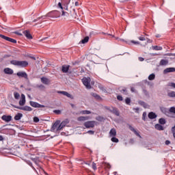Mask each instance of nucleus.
<instances>
[{
	"label": "nucleus",
	"mask_w": 175,
	"mask_h": 175,
	"mask_svg": "<svg viewBox=\"0 0 175 175\" xmlns=\"http://www.w3.org/2000/svg\"><path fill=\"white\" fill-rule=\"evenodd\" d=\"M12 65L15 66H20L21 68H27L28 65V62L27 61H18V60H12L10 62Z\"/></svg>",
	"instance_id": "obj_1"
},
{
	"label": "nucleus",
	"mask_w": 175,
	"mask_h": 175,
	"mask_svg": "<svg viewBox=\"0 0 175 175\" xmlns=\"http://www.w3.org/2000/svg\"><path fill=\"white\" fill-rule=\"evenodd\" d=\"M70 3V0H61V2H59L57 7L62 9V10H68V5Z\"/></svg>",
	"instance_id": "obj_2"
},
{
	"label": "nucleus",
	"mask_w": 175,
	"mask_h": 175,
	"mask_svg": "<svg viewBox=\"0 0 175 175\" xmlns=\"http://www.w3.org/2000/svg\"><path fill=\"white\" fill-rule=\"evenodd\" d=\"M60 16L61 13L57 10L51 11L46 14V17H51V18H58Z\"/></svg>",
	"instance_id": "obj_3"
},
{
	"label": "nucleus",
	"mask_w": 175,
	"mask_h": 175,
	"mask_svg": "<svg viewBox=\"0 0 175 175\" xmlns=\"http://www.w3.org/2000/svg\"><path fill=\"white\" fill-rule=\"evenodd\" d=\"M82 83L83 85H85L86 88H88V90H91V78L90 77H88L83 78Z\"/></svg>",
	"instance_id": "obj_4"
},
{
	"label": "nucleus",
	"mask_w": 175,
	"mask_h": 175,
	"mask_svg": "<svg viewBox=\"0 0 175 175\" xmlns=\"http://www.w3.org/2000/svg\"><path fill=\"white\" fill-rule=\"evenodd\" d=\"M59 123H60L59 121H56L53 124V125L52 126V130L53 131V132H58V131H61V129H62L59 128V125H60Z\"/></svg>",
	"instance_id": "obj_5"
},
{
	"label": "nucleus",
	"mask_w": 175,
	"mask_h": 175,
	"mask_svg": "<svg viewBox=\"0 0 175 175\" xmlns=\"http://www.w3.org/2000/svg\"><path fill=\"white\" fill-rule=\"evenodd\" d=\"M95 124H96V122L95 121H88L84 123V126L87 129L94 128V126H95Z\"/></svg>",
	"instance_id": "obj_6"
},
{
	"label": "nucleus",
	"mask_w": 175,
	"mask_h": 175,
	"mask_svg": "<svg viewBox=\"0 0 175 175\" xmlns=\"http://www.w3.org/2000/svg\"><path fill=\"white\" fill-rule=\"evenodd\" d=\"M0 38H1V39H4V40H7V42H10L11 43H17V40L13 39V38H10L6 36L0 34Z\"/></svg>",
	"instance_id": "obj_7"
},
{
	"label": "nucleus",
	"mask_w": 175,
	"mask_h": 175,
	"mask_svg": "<svg viewBox=\"0 0 175 175\" xmlns=\"http://www.w3.org/2000/svg\"><path fill=\"white\" fill-rule=\"evenodd\" d=\"M108 110L110 111V113H112V114H115V116H117L118 117L120 116V111L116 107H111L108 108Z\"/></svg>",
	"instance_id": "obj_8"
},
{
	"label": "nucleus",
	"mask_w": 175,
	"mask_h": 175,
	"mask_svg": "<svg viewBox=\"0 0 175 175\" xmlns=\"http://www.w3.org/2000/svg\"><path fill=\"white\" fill-rule=\"evenodd\" d=\"M29 105L32 107H36V108L44 107V105H40V104H39V103H36L35 101H30Z\"/></svg>",
	"instance_id": "obj_9"
},
{
	"label": "nucleus",
	"mask_w": 175,
	"mask_h": 175,
	"mask_svg": "<svg viewBox=\"0 0 175 175\" xmlns=\"http://www.w3.org/2000/svg\"><path fill=\"white\" fill-rule=\"evenodd\" d=\"M16 109H18L19 110H23V111H32V107L29 106L25 107H15Z\"/></svg>",
	"instance_id": "obj_10"
},
{
	"label": "nucleus",
	"mask_w": 175,
	"mask_h": 175,
	"mask_svg": "<svg viewBox=\"0 0 175 175\" xmlns=\"http://www.w3.org/2000/svg\"><path fill=\"white\" fill-rule=\"evenodd\" d=\"M1 120H3V121H5V122H10V121H12V116L3 115L1 117Z\"/></svg>",
	"instance_id": "obj_11"
},
{
	"label": "nucleus",
	"mask_w": 175,
	"mask_h": 175,
	"mask_svg": "<svg viewBox=\"0 0 175 175\" xmlns=\"http://www.w3.org/2000/svg\"><path fill=\"white\" fill-rule=\"evenodd\" d=\"M24 105H25V95L22 94L21 95V100H19V105L24 106Z\"/></svg>",
	"instance_id": "obj_12"
},
{
	"label": "nucleus",
	"mask_w": 175,
	"mask_h": 175,
	"mask_svg": "<svg viewBox=\"0 0 175 175\" xmlns=\"http://www.w3.org/2000/svg\"><path fill=\"white\" fill-rule=\"evenodd\" d=\"M173 72H175L174 67L167 68L163 70L164 75H166L167 73H172Z\"/></svg>",
	"instance_id": "obj_13"
},
{
	"label": "nucleus",
	"mask_w": 175,
	"mask_h": 175,
	"mask_svg": "<svg viewBox=\"0 0 175 175\" xmlns=\"http://www.w3.org/2000/svg\"><path fill=\"white\" fill-rule=\"evenodd\" d=\"M16 75L18 77H24V79H28V75H27V72H18Z\"/></svg>",
	"instance_id": "obj_14"
},
{
	"label": "nucleus",
	"mask_w": 175,
	"mask_h": 175,
	"mask_svg": "<svg viewBox=\"0 0 175 175\" xmlns=\"http://www.w3.org/2000/svg\"><path fill=\"white\" fill-rule=\"evenodd\" d=\"M58 94H62V95H64V96H67V98H70V99H73V96L72 94L68 93L65 91H59L58 92Z\"/></svg>",
	"instance_id": "obj_15"
},
{
	"label": "nucleus",
	"mask_w": 175,
	"mask_h": 175,
	"mask_svg": "<svg viewBox=\"0 0 175 175\" xmlns=\"http://www.w3.org/2000/svg\"><path fill=\"white\" fill-rule=\"evenodd\" d=\"M129 128L131 132H133L135 135H136V136H138V137H142V135L139 134V132H137V131H136V129H135V128H133L131 124L129 125Z\"/></svg>",
	"instance_id": "obj_16"
},
{
	"label": "nucleus",
	"mask_w": 175,
	"mask_h": 175,
	"mask_svg": "<svg viewBox=\"0 0 175 175\" xmlns=\"http://www.w3.org/2000/svg\"><path fill=\"white\" fill-rule=\"evenodd\" d=\"M68 124H69V120L66 119L65 120H64L61 122V124H59V128L62 129L64 128V126H66V125H68Z\"/></svg>",
	"instance_id": "obj_17"
},
{
	"label": "nucleus",
	"mask_w": 175,
	"mask_h": 175,
	"mask_svg": "<svg viewBox=\"0 0 175 175\" xmlns=\"http://www.w3.org/2000/svg\"><path fill=\"white\" fill-rule=\"evenodd\" d=\"M70 12V16H72V18H75L79 20V16H77V14L76 13V10L75 8L72 9V11Z\"/></svg>",
	"instance_id": "obj_18"
},
{
	"label": "nucleus",
	"mask_w": 175,
	"mask_h": 175,
	"mask_svg": "<svg viewBox=\"0 0 175 175\" xmlns=\"http://www.w3.org/2000/svg\"><path fill=\"white\" fill-rule=\"evenodd\" d=\"M109 136L110 137H116L117 136V131L116 129H111L109 131Z\"/></svg>",
	"instance_id": "obj_19"
},
{
	"label": "nucleus",
	"mask_w": 175,
	"mask_h": 175,
	"mask_svg": "<svg viewBox=\"0 0 175 175\" xmlns=\"http://www.w3.org/2000/svg\"><path fill=\"white\" fill-rule=\"evenodd\" d=\"M167 64H169V60L165 59H162L159 62L160 66H166Z\"/></svg>",
	"instance_id": "obj_20"
},
{
	"label": "nucleus",
	"mask_w": 175,
	"mask_h": 175,
	"mask_svg": "<svg viewBox=\"0 0 175 175\" xmlns=\"http://www.w3.org/2000/svg\"><path fill=\"white\" fill-rule=\"evenodd\" d=\"M90 116H80L77 118V121H88Z\"/></svg>",
	"instance_id": "obj_21"
},
{
	"label": "nucleus",
	"mask_w": 175,
	"mask_h": 175,
	"mask_svg": "<svg viewBox=\"0 0 175 175\" xmlns=\"http://www.w3.org/2000/svg\"><path fill=\"white\" fill-rule=\"evenodd\" d=\"M23 35L27 38V39H32V36L31 35V33H29V31L25 30L23 31Z\"/></svg>",
	"instance_id": "obj_22"
},
{
	"label": "nucleus",
	"mask_w": 175,
	"mask_h": 175,
	"mask_svg": "<svg viewBox=\"0 0 175 175\" xmlns=\"http://www.w3.org/2000/svg\"><path fill=\"white\" fill-rule=\"evenodd\" d=\"M148 117L150 118V120H154L157 118V114H155L154 112H150L148 115Z\"/></svg>",
	"instance_id": "obj_23"
},
{
	"label": "nucleus",
	"mask_w": 175,
	"mask_h": 175,
	"mask_svg": "<svg viewBox=\"0 0 175 175\" xmlns=\"http://www.w3.org/2000/svg\"><path fill=\"white\" fill-rule=\"evenodd\" d=\"M4 73H5V75H13V70L9 68H6L4 69Z\"/></svg>",
	"instance_id": "obj_24"
},
{
	"label": "nucleus",
	"mask_w": 175,
	"mask_h": 175,
	"mask_svg": "<svg viewBox=\"0 0 175 175\" xmlns=\"http://www.w3.org/2000/svg\"><path fill=\"white\" fill-rule=\"evenodd\" d=\"M69 68H70V66H62V72H63V73H68L69 70Z\"/></svg>",
	"instance_id": "obj_25"
},
{
	"label": "nucleus",
	"mask_w": 175,
	"mask_h": 175,
	"mask_svg": "<svg viewBox=\"0 0 175 175\" xmlns=\"http://www.w3.org/2000/svg\"><path fill=\"white\" fill-rule=\"evenodd\" d=\"M41 81L43 84H50V80L46 77H42L41 78Z\"/></svg>",
	"instance_id": "obj_26"
},
{
	"label": "nucleus",
	"mask_w": 175,
	"mask_h": 175,
	"mask_svg": "<svg viewBox=\"0 0 175 175\" xmlns=\"http://www.w3.org/2000/svg\"><path fill=\"white\" fill-rule=\"evenodd\" d=\"M138 103L140 105V106L144 107V109H148V105H147V103H146L144 101L139 100Z\"/></svg>",
	"instance_id": "obj_27"
},
{
	"label": "nucleus",
	"mask_w": 175,
	"mask_h": 175,
	"mask_svg": "<svg viewBox=\"0 0 175 175\" xmlns=\"http://www.w3.org/2000/svg\"><path fill=\"white\" fill-rule=\"evenodd\" d=\"M22 118H23V113H18L14 116V120L15 121H19V120H21Z\"/></svg>",
	"instance_id": "obj_28"
},
{
	"label": "nucleus",
	"mask_w": 175,
	"mask_h": 175,
	"mask_svg": "<svg viewBox=\"0 0 175 175\" xmlns=\"http://www.w3.org/2000/svg\"><path fill=\"white\" fill-rule=\"evenodd\" d=\"M88 40H90V37L86 36L84 38V39L81 40L80 43H82V44H85V43H88Z\"/></svg>",
	"instance_id": "obj_29"
},
{
	"label": "nucleus",
	"mask_w": 175,
	"mask_h": 175,
	"mask_svg": "<svg viewBox=\"0 0 175 175\" xmlns=\"http://www.w3.org/2000/svg\"><path fill=\"white\" fill-rule=\"evenodd\" d=\"M154 128L157 131H163V126H162V125H161L159 124H155Z\"/></svg>",
	"instance_id": "obj_30"
},
{
	"label": "nucleus",
	"mask_w": 175,
	"mask_h": 175,
	"mask_svg": "<svg viewBox=\"0 0 175 175\" xmlns=\"http://www.w3.org/2000/svg\"><path fill=\"white\" fill-rule=\"evenodd\" d=\"M152 50H155V51H160L163 49L162 46H152Z\"/></svg>",
	"instance_id": "obj_31"
},
{
	"label": "nucleus",
	"mask_w": 175,
	"mask_h": 175,
	"mask_svg": "<svg viewBox=\"0 0 175 175\" xmlns=\"http://www.w3.org/2000/svg\"><path fill=\"white\" fill-rule=\"evenodd\" d=\"M14 98L15 99H16L17 100H18V99H20V94L17 92H14Z\"/></svg>",
	"instance_id": "obj_32"
},
{
	"label": "nucleus",
	"mask_w": 175,
	"mask_h": 175,
	"mask_svg": "<svg viewBox=\"0 0 175 175\" xmlns=\"http://www.w3.org/2000/svg\"><path fill=\"white\" fill-rule=\"evenodd\" d=\"M159 122L161 125H165V124H166V120H165V118H160Z\"/></svg>",
	"instance_id": "obj_33"
},
{
	"label": "nucleus",
	"mask_w": 175,
	"mask_h": 175,
	"mask_svg": "<svg viewBox=\"0 0 175 175\" xmlns=\"http://www.w3.org/2000/svg\"><path fill=\"white\" fill-rule=\"evenodd\" d=\"M167 96L170 98H175V92H171L167 93Z\"/></svg>",
	"instance_id": "obj_34"
},
{
	"label": "nucleus",
	"mask_w": 175,
	"mask_h": 175,
	"mask_svg": "<svg viewBox=\"0 0 175 175\" xmlns=\"http://www.w3.org/2000/svg\"><path fill=\"white\" fill-rule=\"evenodd\" d=\"M80 114H91V111H88V110L81 111Z\"/></svg>",
	"instance_id": "obj_35"
},
{
	"label": "nucleus",
	"mask_w": 175,
	"mask_h": 175,
	"mask_svg": "<svg viewBox=\"0 0 175 175\" xmlns=\"http://www.w3.org/2000/svg\"><path fill=\"white\" fill-rule=\"evenodd\" d=\"M111 140V142H113V143H118V142H120V140H118V138L116 137H112Z\"/></svg>",
	"instance_id": "obj_36"
},
{
	"label": "nucleus",
	"mask_w": 175,
	"mask_h": 175,
	"mask_svg": "<svg viewBox=\"0 0 175 175\" xmlns=\"http://www.w3.org/2000/svg\"><path fill=\"white\" fill-rule=\"evenodd\" d=\"M62 16H65V17H66V18H68V17H69V13L67 12H65V11H64V10H62Z\"/></svg>",
	"instance_id": "obj_37"
},
{
	"label": "nucleus",
	"mask_w": 175,
	"mask_h": 175,
	"mask_svg": "<svg viewBox=\"0 0 175 175\" xmlns=\"http://www.w3.org/2000/svg\"><path fill=\"white\" fill-rule=\"evenodd\" d=\"M155 79V74H151L148 76V80H154Z\"/></svg>",
	"instance_id": "obj_38"
},
{
	"label": "nucleus",
	"mask_w": 175,
	"mask_h": 175,
	"mask_svg": "<svg viewBox=\"0 0 175 175\" xmlns=\"http://www.w3.org/2000/svg\"><path fill=\"white\" fill-rule=\"evenodd\" d=\"M96 121H100V122H102V121H103L105 120V118H103V117L102 116H97L96 118Z\"/></svg>",
	"instance_id": "obj_39"
},
{
	"label": "nucleus",
	"mask_w": 175,
	"mask_h": 175,
	"mask_svg": "<svg viewBox=\"0 0 175 175\" xmlns=\"http://www.w3.org/2000/svg\"><path fill=\"white\" fill-rule=\"evenodd\" d=\"M170 113L175 114V107H171L169 109Z\"/></svg>",
	"instance_id": "obj_40"
},
{
	"label": "nucleus",
	"mask_w": 175,
	"mask_h": 175,
	"mask_svg": "<svg viewBox=\"0 0 175 175\" xmlns=\"http://www.w3.org/2000/svg\"><path fill=\"white\" fill-rule=\"evenodd\" d=\"M120 92H122V94H124V95H126V94H128L125 88L120 89Z\"/></svg>",
	"instance_id": "obj_41"
},
{
	"label": "nucleus",
	"mask_w": 175,
	"mask_h": 175,
	"mask_svg": "<svg viewBox=\"0 0 175 175\" xmlns=\"http://www.w3.org/2000/svg\"><path fill=\"white\" fill-rule=\"evenodd\" d=\"M146 118H147V113L146 112H144L142 114V120L144 121H146Z\"/></svg>",
	"instance_id": "obj_42"
},
{
	"label": "nucleus",
	"mask_w": 175,
	"mask_h": 175,
	"mask_svg": "<svg viewBox=\"0 0 175 175\" xmlns=\"http://www.w3.org/2000/svg\"><path fill=\"white\" fill-rule=\"evenodd\" d=\"M125 103H126V105H131V98H126L125 99Z\"/></svg>",
	"instance_id": "obj_43"
},
{
	"label": "nucleus",
	"mask_w": 175,
	"mask_h": 175,
	"mask_svg": "<svg viewBox=\"0 0 175 175\" xmlns=\"http://www.w3.org/2000/svg\"><path fill=\"white\" fill-rule=\"evenodd\" d=\"M162 113H164V114H166L167 113V109L163 107L161 108Z\"/></svg>",
	"instance_id": "obj_44"
},
{
	"label": "nucleus",
	"mask_w": 175,
	"mask_h": 175,
	"mask_svg": "<svg viewBox=\"0 0 175 175\" xmlns=\"http://www.w3.org/2000/svg\"><path fill=\"white\" fill-rule=\"evenodd\" d=\"M39 121H40L39 118L36 116L33 118V122H39Z\"/></svg>",
	"instance_id": "obj_45"
},
{
	"label": "nucleus",
	"mask_w": 175,
	"mask_h": 175,
	"mask_svg": "<svg viewBox=\"0 0 175 175\" xmlns=\"http://www.w3.org/2000/svg\"><path fill=\"white\" fill-rule=\"evenodd\" d=\"M92 96H94V98H96L97 99H99V98H100V96H99L98 94L93 93Z\"/></svg>",
	"instance_id": "obj_46"
},
{
	"label": "nucleus",
	"mask_w": 175,
	"mask_h": 175,
	"mask_svg": "<svg viewBox=\"0 0 175 175\" xmlns=\"http://www.w3.org/2000/svg\"><path fill=\"white\" fill-rule=\"evenodd\" d=\"M139 40H141L142 42H144V40H146V38L143 36H140L138 38Z\"/></svg>",
	"instance_id": "obj_47"
},
{
	"label": "nucleus",
	"mask_w": 175,
	"mask_h": 175,
	"mask_svg": "<svg viewBox=\"0 0 175 175\" xmlns=\"http://www.w3.org/2000/svg\"><path fill=\"white\" fill-rule=\"evenodd\" d=\"M92 169L94 170H96V163H92Z\"/></svg>",
	"instance_id": "obj_48"
},
{
	"label": "nucleus",
	"mask_w": 175,
	"mask_h": 175,
	"mask_svg": "<svg viewBox=\"0 0 175 175\" xmlns=\"http://www.w3.org/2000/svg\"><path fill=\"white\" fill-rule=\"evenodd\" d=\"M40 18H43V16L38 17L37 19H34L33 21V23H36L37 21H39V20H40Z\"/></svg>",
	"instance_id": "obj_49"
},
{
	"label": "nucleus",
	"mask_w": 175,
	"mask_h": 175,
	"mask_svg": "<svg viewBox=\"0 0 175 175\" xmlns=\"http://www.w3.org/2000/svg\"><path fill=\"white\" fill-rule=\"evenodd\" d=\"M117 99H118V100H123V98H122V96H117Z\"/></svg>",
	"instance_id": "obj_50"
},
{
	"label": "nucleus",
	"mask_w": 175,
	"mask_h": 175,
	"mask_svg": "<svg viewBox=\"0 0 175 175\" xmlns=\"http://www.w3.org/2000/svg\"><path fill=\"white\" fill-rule=\"evenodd\" d=\"M87 133H89V135H94V133H95V131H88L87 132Z\"/></svg>",
	"instance_id": "obj_51"
},
{
	"label": "nucleus",
	"mask_w": 175,
	"mask_h": 175,
	"mask_svg": "<svg viewBox=\"0 0 175 175\" xmlns=\"http://www.w3.org/2000/svg\"><path fill=\"white\" fill-rule=\"evenodd\" d=\"M165 144H166V146H169V144H170V141L166 140L165 141Z\"/></svg>",
	"instance_id": "obj_52"
},
{
	"label": "nucleus",
	"mask_w": 175,
	"mask_h": 175,
	"mask_svg": "<svg viewBox=\"0 0 175 175\" xmlns=\"http://www.w3.org/2000/svg\"><path fill=\"white\" fill-rule=\"evenodd\" d=\"M55 113H56V114H60L61 113V111L59 110H55Z\"/></svg>",
	"instance_id": "obj_53"
},
{
	"label": "nucleus",
	"mask_w": 175,
	"mask_h": 175,
	"mask_svg": "<svg viewBox=\"0 0 175 175\" xmlns=\"http://www.w3.org/2000/svg\"><path fill=\"white\" fill-rule=\"evenodd\" d=\"M170 86L172 87L173 88H175V83H171Z\"/></svg>",
	"instance_id": "obj_54"
},
{
	"label": "nucleus",
	"mask_w": 175,
	"mask_h": 175,
	"mask_svg": "<svg viewBox=\"0 0 175 175\" xmlns=\"http://www.w3.org/2000/svg\"><path fill=\"white\" fill-rule=\"evenodd\" d=\"M15 33L16 35H19V36H21V35H23L21 33H19L18 31H15Z\"/></svg>",
	"instance_id": "obj_55"
},
{
	"label": "nucleus",
	"mask_w": 175,
	"mask_h": 175,
	"mask_svg": "<svg viewBox=\"0 0 175 175\" xmlns=\"http://www.w3.org/2000/svg\"><path fill=\"white\" fill-rule=\"evenodd\" d=\"M131 92H135V88H131Z\"/></svg>",
	"instance_id": "obj_56"
},
{
	"label": "nucleus",
	"mask_w": 175,
	"mask_h": 175,
	"mask_svg": "<svg viewBox=\"0 0 175 175\" xmlns=\"http://www.w3.org/2000/svg\"><path fill=\"white\" fill-rule=\"evenodd\" d=\"M139 61L143 62V61H144V58L139 57Z\"/></svg>",
	"instance_id": "obj_57"
},
{
	"label": "nucleus",
	"mask_w": 175,
	"mask_h": 175,
	"mask_svg": "<svg viewBox=\"0 0 175 175\" xmlns=\"http://www.w3.org/2000/svg\"><path fill=\"white\" fill-rule=\"evenodd\" d=\"M3 140V137L2 135H0V142H2Z\"/></svg>",
	"instance_id": "obj_58"
},
{
	"label": "nucleus",
	"mask_w": 175,
	"mask_h": 175,
	"mask_svg": "<svg viewBox=\"0 0 175 175\" xmlns=\"http://www.w3.org/2000/svg\"><path fill=\"white\" fill-rule=\"evenodd\" d=\"M132 43H134L135 44H139V42L132 41Z\"/></svg>",
	"instance_id": "obj_59"
},
{
	"label": "nucleus",
	"mask_w": 175,
	"mask_h": 175,
	"mask_svg": "<svg viewBox=\"0 0 175 175\" xmlns=\"http://www.w3.org/2000/svg\"><path fill=\"white\" fill-rule=\"evenodd\" d=\"M75 6H79V2H78V1L75 2Z\"/></svg>",
	"instance_id": "obj_60"
},
{
	"label": "nucleus",
	"mask_w": 175,
	"mask_h": 175,
	"mask_svg": "<svg viewBox=\"0 0 175 175\" xmlns=\"http://www.w3.org/2000/svg\"><path fill=\"white\" fill-rule=\"evenodd\" d=\"M147 39V40H148V43H151V40H150V39H148V38H146Z\"/></svg>",
	"instance_id": "obj_61"
},
{
	"label": "nucleus",
	"mask_w": 175,
	"mask_h": 175,
	"mask_svg": "<svg viewBox=\"0 0 175 175\" xmlns=\"http://www.w3.org/2000/svg\"><path fill=\"white\" fill-rule=\"evenodd\" d=\"M32 59H33L34 61H36V57H31Z\"/></svg>",
	"instance_id": "obj_62"
},
{
	"label": "nucleus",
	"mask_w": 175,
	"mask_h": 175,
	"mask_svg": "<svg viewBox=\"0 0 175 175\" xmlns=\"http://www.w3.org/2000/svg\"><path fill=\"white\" fill-rule=\"evenodd\" d=\"M134 110H136V111H139V107L135 108Z\"/></svg>",
	"instance_id": "obj_63"
},
{
	"label": "nucleus",
	"mask_w": 175,
	"mask_h": 175,
	"mask_svg": "<svg viewBox=\"0 0 175 175\" xmlns=\"http://www.w3.org/2000/svg\"><path fill=\"white\" fill-rule=\"evenodd\" d=\"M104 35H110V34H109V33H103Z\"/></svg>",
	"instance_id": "obj_64"
}]
</instances>
